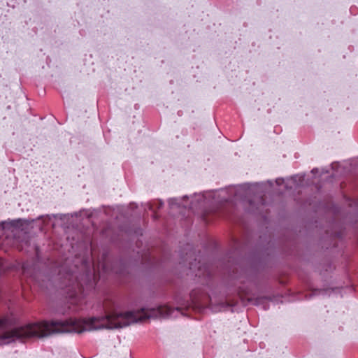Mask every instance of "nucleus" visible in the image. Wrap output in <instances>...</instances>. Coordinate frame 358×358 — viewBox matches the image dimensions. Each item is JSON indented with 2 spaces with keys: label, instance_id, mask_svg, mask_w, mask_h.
<instances>
[{
  "label": "nucleus",
  "instance_id": "39448f33",
  "mask_svg": "<svg viewBox=\"0 0 358 358\" xmlns=\"http://www.w3.org/2000/svg\"><path fill=\"white\" fill-rule=\"evenodd\" d=\"M22 271L24 275L28 277L31 276V273L28 263H24L22 266Z\"/></svg>",
  "mask_w": 358,
  "mask_h": 358
},
{
  "label": "nucleus",
  "instance_id": "6e6552de",
  "mask_svg": "<svg viewBox=\"0 0 358 358\" xmlns=\"http://www.w3.org/2000/svg\"><path fill=\"white\" fill-rule=\"evenodd\" d=\"M150 209L152 210V206L151 205H150Z\"/></svg>",
  "mask_w": 358,
  "mask_h": 358
},
{
  "label": "nucleus",
  "instance_id": "7ed1b4c3",
  "mask_svg": "<svg viewBox=\"0 0 358 358\" xmlns=\"http://www.w3.org/2000/svg\"><path fill=\"white\" fill-rule=\"evenodd\" d=\"M68 278L69 283L66 284V287H76L80 291L83 289V285L79 280L77 275H74L73 273H68L66 275Z\"/></svg>",
  "mask_w": 358,
  "mask_h": 358
},
{
  "label": "nucleus",
  "instance_id": "0eeeda50",
  "mask_svg": "<svg viewBox=\"0 0 358 358\" xmlns=\"http://www.w3.org/2000/svg\"><path fill=\"white\" fill-rule=\"evenodd\" d=\"M190 269H192L193 268V265L192 264H190V266H189Z\"/></svg>",
  "mask_w": 358,
  "mask_h": 358
},
{
  "label": "nucleus",
  "instance_id": "20e7f679",
  "mask_svg": "<svg viewBox=\"0 0 358 358\" xmlns=\"http://www.w3.org/2000/svg\"><path fill=\"white\" fill-rule=\"evenodd\" d=\"M196 276H198L199 278L202 276L209 275H210V271L208 268V266L207 265H202L200 266L198 268L197 273H196Z\"/></svg>",
  "mask_w": 358,
  "mask_h": 358
},
{
  "label": "nucleus",
  "instance_id": "1a4fd4ad",
  "mask_svg": "<svg viewBox=\"0 0 358 358\" xmlns=\"http://www.w3.org/2000/svg\"><path fill=\"white\" fill-rule=\"evenodd\" d=\"M106 302H105V303L103 304V306L106 308Z\"/></svg>",
  "mask_w": 358,
  "mask_h": 358
},
{
  "label": "nucleus",
  "instance_id": "f03ea898",
  "mask_svg": "<svg viewBox=\"0 0 358 358\" xmlns=\"http://www.w3.org/2000/svg\"><path fill=\"white\" fill-rule=\"evenodd\" d=\"M189 297L192 306L196 308H203L210 301L209 296L200 288L193 289L189 294Z\"/></svg>",
  "mask_w": 358,
  "mask_h": 358
},
{
  "label": "nucleus",
  "instance_id": "f257e3e1",
  "mask_svg": "<svg viewBox=\"0 0 358 358\" xmlns=\"http://www.w3.org/2000/svg\"><path fill=\"white\" fill-rule=\"evenodd\" d=\"M15 324L16 320L12 315H6L0 318V345L9 343L16 339L41 338V322L6 330Z\"/></svg>",
  "mask_w": 358,
  "mask_h": 358
},
{
  "label": "nucleus",
  "instance_id": "423d86ee",
  "mask_svg": "<svg viewBox=\"0 0 358 358\" xmlns=\"http://www.w3.org/2000/svg\"><path fill=\"white\" fill-rule=\"evenodd\" d=\"M236 303L234 302V301H231V302H223L221 303L222 305V308H224L226 307H231V306H235Z\"/></svg>",
  "mask_w": 358,
  "mask_h": 358
}]
</instances>
